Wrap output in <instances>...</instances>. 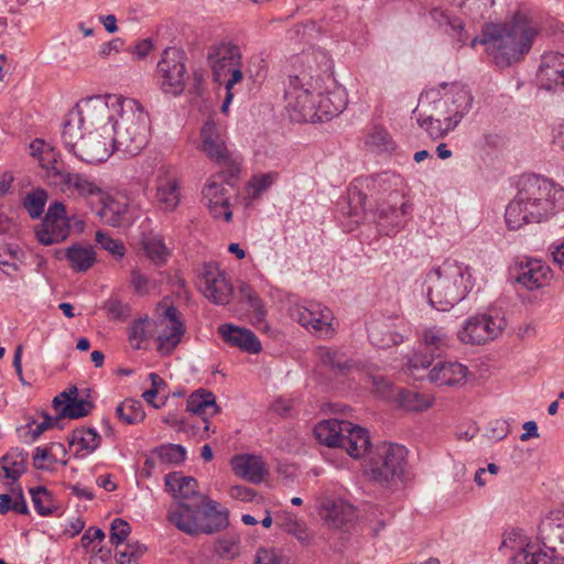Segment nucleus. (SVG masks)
<instances>
[{"mask_svg": "<svg viewBox=\"0 0 564 564\" xmlns=\"http://www.w3.org/2000/svg\"><path fill=\"white\" fill-rule=\"evenodd\" d=\"M511 564H551V558L544 552L529 553L522 549L512 557Z\"/></svg>", "mask_w": 564, "mask_h": 564, "instance_id": "nucleus-60", "label": "nucleus"}, {"mask_svg": "<svg viewBox=\"0 0 564 564\" xmlns=\"http://www.w3.org/2000/svg\"><path fill=\"white\" fill-rule=\"evenodd\" d=\"M369 337L371 341L379 348H387L392 345H398L402 340L400 335L391 332L383 333L379 326H371L369 329Z\"/></svg>", "mask_w": 564, "mask_h": 564, "instance_id": "nucleus-57", "label": "nucleus"}, {"mask_svg": "<svg viewBox=\"0 0 564 564\" xmlns=\"http://www.w3.org/2000/svg\"><path fill=\"white\" fill-rule=\"evenodd\" d=\"M449 340L447 333L442 327L433 326L424 329L422 343L429 354L414 352L406 365L409 373L415 379L424 378L421 372L431 367L435 356H440L449 347Z\"/></svg>", "mask_w": 564, "mask_h": 564, "instance_id": "nucleus-11", "label": "nucleus"}, {"mask_svg": "<svg viewBox=\"0 0 564 564\" xmlns=\"http://www.w3.org/2000/svg\"><path fill=\"white\" fill-rule=\"evenodd\" d=\"M443 100H446L447 106L455 108V117L458 122L462 121L465 115L469 112L473 106V96L470 90L462 84L454 83L449 86L448 91L445 93Z\"/></svg>", "mask_w": 564, "mask_h": 564, "instance_id": "nucleus-32", "label": "nucleus"}, {"mask_svg": "<svg viewBox=\"0 0 564 564\" xmlns=\"http://www.w3.org/2000/svg\"><path fill=\"white\" fill-rule=\"evenodd\" d=\"M468 368L457 361H440L429 372L431 382L438 386H456L464 383Z\"/></svg>", "mask_w": 564, "mask_h": 564, "instance_id": "nucleus-23", "label": "nucleus"}, {"mask_svg": "<svg viewBox=\"0 0 564 564\" xmlns=\"http://www.w3.org/2000/svg\"><path fill=\"white\" fill-rule=\"evenodd\" d=\"M371 381L377 394L390 401L393 399V394L398 387H394L389 380L379 375L371 376Z\"/></svg>", "mask_w": 564, "mask_h": 564, "instance_id": "nucleus-62", "label": "nucleus"}, {"mask_svg": "<svg viewBox=\"0 0 564 564\" xmlns=\"http://www.w3.org/2000/svg\"><path fill=\"white\" fill-rule=\"evenodd\" d=\"M72 219L67 216L62 202H53L41 224L35 226V236L40 243L51 246L67 239L70 234Z\"/></svg>", "mask_w": 564, "mask_h": 564, "instance_id": "nucleus-12", "label": "nucleus"}, {"mask_svg": "<svg viewBox=\"0 0 564 564\" xmlns=\"http://www.w3.org/2000/svg\"><path fill=\"white\" fill-rule=\"evenodd\" d=\"M186 410L193 414L199 415L205 423L204 431L210 430L207 416H213L219 412L216 403V397L213 392L199 389L194 391L187 399Z\"/></svg>", "mask_w": 564, "mask_h": 564, "instance_id": "nucleus-28", "label": "nucleus"}, {"mask_svg": "<svg viewBox=\"0 0 564 564\" xmlns=\"http://www.w3.org/2000/svg\"><path fill=\"white\" fill-rule=\"evenodd\" d=\"M99 200L102 206L97 212V216L101 223L111 227L129 225V205L126 200H119L108 196L106 197L105 193L99 197Z\"/></svg>", "mask_w": 564, "mask_h": 564, "instance_id": "nucleus-27", "label": "nucleus"}, {"mask_svg": "<svg viewBox=\"0 0 564 564\" xmlns=\"http://www.w3.org/2000/svg\"><path fill=\"white\" fill-rule=\"evenodd\" d=\"M205 296L217 305L229 303L234 292L232 285L227 281L225 274L215 265L207 264L204 270Z\"/></svg>", "mask_w": 564, "mask_h": 564, "instance_id": "nucleus-18", "label": "nucleus"}, {"mask_svg": "<svg viewBox=\"0 0 564 564\" xmlns=\"http://www.w3.org/2000/svg\"><path fill=\"white\" fill-rule=\"evenodd\" d=\"M345 100L340 91H332L323 95L321 91L316 93V110L317 115L326 117H334L339 115L345 108Z\"/></svg>", "mask_w": 564, "mask_h": 564, "instance_id": "nucleus-39", "label": "nucleus"}, {"mask_svg": "<svg viewBox=\"0 0 564 564\" xmlns=\"http://www.w3.org/2000/svg\"><path fill=\"white\" fill-rule=\"evenodd\" d=\"M200 139L203 151L223 169H229L231 163H238L226 145L224 133L214 121L208 120L204 123Z\"/></svg>", "mask_w": 564, "mask_h": 564, "instance_id": "nucleus-14", "label": "nucleus"}, {"mask_svg": "<svg viewBox=\"0 0 564 564\" xmlns=\"http://www.w3.org/2000/svg\"><path fill=\"white\" fill-rule=\"evenodd\" d=\"M147 256L156 263H163L169 257V250L160 236H150L143 240Z\"/></svg>", "mask_w": 564, "mask_h": 564, "instance_id": "nucleus-52", "label": "nucleus"}, {"mask_svg": "<svg viewBox=\"0 0 564 564\" xmlns=\"http://www.w3.org/2000/svg\"><path fill=\"white\" fill-rule=\"evenodd\" d=\"M316 357L321 366L327 368L334 376H347L356 366L341 349L330 347H318Z\"/></svg>", "mask_w": 564, "mask_h": 564, "instance_id": "nucleus-25", "label": "nucleus"}, {"mask_svg": "<svg viewBox=\"0 0 564 564\" xmlns=\"http://www.w3.org/2000/svg\"><path fill=\"white\" fill-rule=\"evenodd\" d=\"M42 416L43 421L39 423L34 430L31 431L32 441H36L45 431L54 426H58L59 421L63 419L59 417V412L56 414V416H51L50 414L43 412Z\"/></svg>", "mask_w": 564, "mask_h": 564, "instance_id": "nucleus-64", "label": "nucleus"}, {"mask_svg": "<svg viewBox=\"0 0 564 564\" xmlns=\"http://www.w3.org/2000/svg\"><path fill=\"white\" fill-rule=\"evenodd\" d=\"M417 112L416 121L417 124L423 128L431 138L440 139L443 138L446 133L454 130V123L448 122L447 124L442 123L441 121L435 120H425L426 112H420L417 109L414 111Z\"/></svg>", "mask_w": 564, "mask_h": 564, "instance_id": "nucleus-53", "label": "nucleus"}, {"mask_svg": "<svg viewBox=\"0 0 564 564\" xmlns=\"http://www.w3.org/2000/svg\"><path fill=\"white\" fill-rule=\"evenodd\" d=\"M538 79L546 90L564 87V54L546 53L538 70Z\"/></svg>", "mask_w": 564, "mask_h": 564, "instance_id": "nucleus-20", "label": "nucleus"}, {"mask_svg": "<svg viewBox=\"0 0 564 564\" xmlns=\"http://www.w3.org/2000/svg\"><path fill=\"white\" fill-rule=\"evenodd\" d=\"M538 34L536 24L525 15L516 14L507 23L485 24L480 36L470 40V46L477 43L485 46V51L500 67H509L523 58L532 47V41Z\"/></svg>", "mask_w": 564, "mask_h": 564, "instance_id": "nucleus-4", "label": "nucleus"}, {"mask_svg": "<svg viewBox=\"0 0 564 564\" xmlns=\"http://www.w3.org/2000/svg\"><path fill=\"white\" fill-rule=\"evenodd\" d=\"M218 334L227 345L245 352L259 354L262 349L260 340L250 329L232 324H223L218 327Z\"/></svg>", "mask_w": 564, "mask_h": 564, "instance_id": "nucleus-21", "label": "nucleus"}, {"mask_svg": "<svg viewBox=\"0 0 564 564\" xmlns=\"http://www.w3.org/2000/svg\"><path fill=\"white\" fill-rule=\"evenodd\" d=\"M165 489L174 499L166 519L175 528L191 536L212 535L229 525L227 509H218L219 503L198 491L194 477L172 471L164 477Z\"/></svg>", "mask_w": 564, "mask_h": 564, "instance_id": "nucleus-1", "label": "nucleus"}, {"mask_svg": "<svg viewBox=\"0 0 564 564\" xmlns=\"http://www.w3.org/2000/svg\"><path fill=\"white\" fill-rule=\"evenodd\" d=\"M256 564H289V560L275 549H260Z\"/></svg>", "mask_w": 564, "mask_h": 564, "instance_id": "nucleus-63", "label": "nucleus"}, {"mask_svg": "<svg viewBox=\"0 0 564 564\" xmlns=\"http://www.w3.org/2000/svg\"><path fill=\"white\" fill-rule=\"evenodd\" d=\"M507 322L500 316L476 315L469 317L458 337L463 343L470 345H484L494 340L505 330Z\"/></svg>", "mask_w": 564, "mask_h": 564, "instance_id": "nucleus-13", "label": "nucleus"}, {"mask_svg": "<svg viewBox=\"0 0 564 564\" xmlns=\"http://www.w3.org/2000/svg\"><path fill=\"white\" fill-rule=\"evenodd\" d=\"M213 76L216 82L221 83L228 76L229 69L241 64L240 48L231 43H220L214 46L208 53Z\"/></svg>", "mask_w": 564, "mask_h": 564, "instance_id": "nucleus-17", "label": "nucleus"}, {"mask_svg": "<svg viewBox=\"0 0 564 564\" xmlns=\"http://www.w3.org/2000/svg\"><path fill=\"white\" fill-rule=\"evenodd\" d=\"M564 207V188L538 175L523 176L505 213L507 227L518 230L547 220Z\"/></svg>", "mask_w": 564, "mask_h": 564, "instance_id": "nucleus-3", "label": "nucleus"}, {"mask_svg": "<svg viewBox=\"0 0 564 564\" xmlns=\"http://www.w3.org/2000/svg\"><path fill=\"white\" fill-rule=\"evenodd\" d=\"M185 54L176 47L164 50L158 63V78L163 93L181 95L185 89L186 66Z\"/></svg>", "mask_w": 564, "mask_h": 564, "instance_id": "nucleus-10", "label": "nucleus"}, {"mask_svg": "<svg viewBox=\"0 0 564 564\" xmlns=\"http://www.w3.org/2000/svg\"><path fill=\"white\" fill-rule=\"evenodd\" d=\"M494 3L495 0H462L459 2V9L473 21H479L485 19Z\"/></svg>", "mask_w": 564, "mask_h": 564, "instance_id": "nucleus-51", "label": "nucleus"}, {"mask_svg": "<svg viewBox=\"0 0 564 564\" xmlns=\"http://www.w3.org/2000/svg\"><path fill=\"white\" fill-rule=\"evenodd\" d=\"M295 74L305 69L308 74L317 75L322 82V73L330 68V59L326 51L322 48H312L299 55L293 64Z\"/></svg>", "mask_w": 564, "mask_h": 564, "instance_id": "nucleus-29", "label": "nucleus"}, {"mask_svg": "<svg viewBox=\"0 0 564 564\" xmlns=\"http://www.w3.org/2000/svg\"><path fill=\"white\" fill-rule=\"evenodd\" d=\"M29 492L31 495L34 508L40 516H51L58 509L53 494L45 487H33L29 489Z\"/></svg>", "mask_w": 564, "mask_h": 564, "instance_id": "nucleus-41", "label": "nucleus"}, {"mask_svg": "<svg viewBox=\"0 0 564 564\" xmlns=\"http://www.w3.org/2000/svg\"><path fill=\"white\" fill-rule=\"evenodd\" d=\"M156 199L161 209L174 210L180 204V183L176 177L162 176L158 181Z\"/></svg>", "mask_w": 564, "mask_h": 564, "instance_id": "nucleus-33", "label": "nucleus"}, {"mask_svg": "<svg viewBox=\"0 0 564 564\" xmlns=\"http://www.w3.org/2000/svg\"><path fill=\"white\" fill-rule=\"evenodd\" d=\"M278 525L288 534L296 538L302 544H308L312 540L313 535L305 523L299 521L290 513L285 514V517L280 522H278Z\"/></svg>", "mask_w": 564, "mask_h": 564, "instance_id": "nucleus-46", "label": "nucleus"}, {"mask_svg": "<svg viewBox=\"0 0 564 564\" xmlns=\"http://www.w3.org/2000/svg\"><path fill=\"white\" fill-rule=\"evenodd\" d=\"M366 142L368 145L380 151H387L392 145L389 132L381 127H375L369 132Z\"/></svg>", "mask_w": 564, "mask_h": 564, "instance_id": "nucleus-58", "label": "nucleus"}, {"mask_svg": "<svg viewBox=\"0 0 564 564\" xmlns=\"http://www.w3.org/2000/svg\"><path fill=\"white\" fill-rule=\"evenodd\" d=\"M317 91H322V84L317 75L308 74L305 69L290 75L285 99L291 120L302 122L321 119L316 110Z\"/></svg>", "mask_w": 564, "mask_h": 564, "instance_id": "nucleus-8", "label": "nucleus"}, {"mask_svg": "<svg viewBox=\"0 0 564 564\" xmlns=\"http://www.w3.org/2000/svg\"><path fill=\"white\" fill-rule=\"evenodd\" d=\"M102 308L106 311L107 316L113 321L124 322L131 313V307L128 303L122 302L117 296H110L104 304Z\"/></svg>", "mask_w": 564, "mask_h": 564, "instance_id": "nucleus-55", "label": "nucleus"}, {"mask_svg": "<svg viewBox=\"0 0 564 564\" xmlns=\"http://www.w3.org/2000/svg\"><path fill=\"white\" fill-rule=\"evenodd\" d=\"M111 121L107 101L101 96L88 98L67 115L62 131L64 147L86 163L105 162L116 151Z\"/></svg>", "mask_w": 564, "mask_h": 564, "instance_id": "nucleus-2", "label": "nucleus"}, {"mask_svg": "<svg viewBox=\"0 0 564 564\" xmlns=\"http://www.w3.org/2000/svg\"><path fill=\"white\" fill-rule=\"evenodd\" d=\"M410 206L400 195L394 192L390 194L389 204H381L377 209V221L382 229H393L402 226L405 223V216L409 213Z\"/></svg>", "mask_w": 564, "mask_h": 564, "instance_id": "nucleus-19", "label": "nucleus"}, {"mask_svg": "<svg viewBox=\"0 0 564 564\" xmlns=\"http://www.w3.org/2000/svg\"><path fill=\"white\" fill-rule=\"evenodd\" d=\"M238 290L240 300L246 302L252 310L256 322H262L267 313L262 300L256 294L251 286L245 282L240 283Z\"/></svg>", "mask_w": 564, "mask_h": 564, "instance_id": "nucleus-50", "label": "nucleus"}, {"mask_svg": "<svg viewBox=\"0 0 564 564\" xmlns=\"http://www.w3.org/2000/svg\"><path fill=\"white\" fill-rule=\"evenodd\" d=\"M116 414L126 424H138L145 417L142 403L139 400L126 399L116 408Z\"/></svg>", "mask_w": 564, "mask_h": 564, "instance_id": "nucleus-42", "label": "nucleus"}, {"mask_svg": "<svg viewBox=\"0 0 564 564\" xmlns=\"http://www.w3.org/2000/svg\"><path fill=\"white\" fill-rule=\"evenodd\" d=\"M162 464L176 465L181 464L186 458V451L182 445L165 444L155 447L152 452Z\"/></svg>", "mask_w": 564, "mask_h": 564, "instance_id": "nucleus-48", "label": "nucleus"}, {"mask_svg": "<svg viewBox=\"0 0 564 564\" xmlns=\"http://www.w3.org/2000/svg\"><path fill=\"white\" fill-rule=\"evenodd\" d=\"M130 530H131L130 525L126 520H123L121 518H116L111 522V528H110L111 544L116 545V547H118L120 544H122L123 541L130 534Z\"/></svg>", "mask_w": 564, "mask_h": 564, "instance_id": "nucleus-61", "label": "nucleus"}, {"mask_svg": "<svg viewBox=\"0 0 564 564\" xmlns=\"http://www.w3.org/2000/svg\"><path fill=\"white\" fill-rule=\"evenodd\" d=\"M68 441L72 446L77 445L78 451L93 453L99 446L101 437L93 427H80L72 432Z\"/></svg>", "mask_w": 564, "mask_h": 564, "instance_id": "nucleus-40", "label": "nucleus"}, {"mask_svg": "<svg viewBox=\"0 0 564 564\" xmlns=\"http://www.w3.org/2000/svg\"><path fill=\"white\" fill-rule=\"evenodd\" d=\"M215 555L223 561H232L240 555V540L236 535H225L214 543Z\"/></svg>", "mask_w": 564, "mask_h": 564, "instance_id": "nucleus-44", "label": "nucleus"}, {"mask_svg": "<svg viewBox=\"0 0 564 564\" xmlns=\"http://www.w3.org/2000/svg\"><path fill=\"white\" fill-rule=\"evenodd\" d=\"M231 468L237 476L252 484H260L268 474L265 463L256 455L245 454L232 457Z\"/></svg>", "mask_w": 564, "mask_h": 564, "instance_id": "nucleus-22", "label": "nucleus"}, {"mask_svg": "<svg viewBox=\"0 0 564 564\" xmlns=\"http://www.w3.org/2000/svg\"><path fill=\"white\" fill-rule=\"evenodd\" d=\"M239 163H231L229 169H223L213 175L204 186L202 194L209 212L214 218H223L229 223L232 213L229 208L228 188L235 186V182L239 175Z\"/></svg>", "mask_w": 564, "mask_h": 564, "instance_id": "nucleus-9", "label": "nucleus"}, {"mask_svg": "<svg viewBox=\"0 0 564 564\" xmlns=\"http://www.w3.org/2000/svg\"><path fill=\"white\" fill-rule=\"evenodd\" d=\"M48 195L45 189L36 188L26 194L23 199V207L26 209L31 218L37 219L44 212Z\"/></svg>", "mask_w": 564, "mask_h": 564, "instance_id": "nucleus-49", "label": "nucleus"}, {"mask_svg": "<svg viewBox=\"0 0 564 564\" xmlns=\"http://www.w3.org/2000/svg\"><path fill=\"white\" fill-rule=\"evenodd\" d=\"M539 534L543 546L550 550L552 558L564 563V514L556 513L543 520Z\"/></svg>", "mask_w": 564, "mask_h": 564, "instance_id": "nucleus-16", "label": "nucleus"}, {"mask_svg": "<svg viewBox=\"0 0 564 564\" xmlns=\"http://www.w3.org/2000/svg\"><path fill=\"white\" fill-rule=\"evenodd\" d=\"M391 401L397 402L399 406L408 411H424L431 406L429 397L413 390H404L401 388L397 389Z\"/></svg>", "mask_w": 564, "mask_h": 564, "instance_id": "nucleus-38", "label": "nucleus"}, {"mask_svg": "<svg viewBox=\"0 0 564 564\" xmlns=\"http://www.w3.org/2000/svg\"><path fill=\"white\" fill-rule=\"evenodd\" d=\"M95 239L101 246L102 249L107 250L111 254L120 258L124 256L126 248L120 240L113 239L112 237L100 230L96 232Z\"/></svg>", "mask_w": 564, "mask_h": 564, "instance_id": "nucleus-59", "label": "nucleus"}, {"mask_svg": "<svg viewBox=\"0 0 564 564\" xmlns=\"http://www.w3.org/2000/svg\"><path fill=\"white\" fill-rule=\"evenodd\" d=\"M552 278V271L549 265L538 259H530L521 267V273L517 276L516 281L523 285L527 290H538Z\"/></svg>", "mask_w": 564, "mask_h": 564, "instance_id": "nucleus-24", "label": "nucleus"}, {"mask_svg": "<svg viewBox=\"0 0 564 564\" xmlns=\"http://www.w3.org/2000/svg\"><path fill=\"white\" fill-rule=\"evenodd\" d=\"M101 97L107 101L108 115H112L109 127L116 151L123 155H138L149 141L148 113L134 99L118 95Z\"/></svg>", "mask_w": 564, "mask_h": 564, "instance_id": "nucleus-5", "label": "nucleus"}, {"mask_svg": "<svg viewBox=\"0 0 564 564\" xmlns=\"http://www.w3.org/2000/svg\"><path fill=\"white\" fill-rule=\"evenodd\" d=\"M451 116L452 117H449V115H448L446 100L438 98L433 101L432 109L429 113H426L425 120L441 121L442 123H445V124L451 122V123H454V129H455L459 122L457 120V117H455V115L451 113Z\"/></svg>", "mask_w": 564, "mask_h": 564, "instance_id": "nucleus-56", "label": "nucleus"}, {"mask_svg": "<svg viewBox=\"0 0 564 564\" xmlns=\"http://www.w3.org/2000/svg\"><path fill=\"white\" fill-rule=\"evenodd\" d=\"M310 327L318 337L330 338L335 334L332 312L327 307L319 308L317 306L314 313V321H312Z\"/></svg>", "mask_w": 564, "mask_h": 564, "instance_id": "nucleus-47", "label": "nucleus"}, {"mask_svg": "<svg viewBox=\"0 0 564 564\" xmlns=\"http://www.w3.org/2000/svg\"><path fill=\"white\" fill-rule=\"evenodd\" d=\"M349 426V421L324 420L314 427V435L321 444L328 447H339L343 435Z\"/></svg>", "mask_w": 564, "mask_h": 564, "instance_id": "nucleus-31", "label": "nucleus"}, {"mask_svg": "<svg viewBox=\"0 0 564 564\" xmlns=\"http://www.w3.org/2000/svg\"><path fill=\"white\" fill-rule=\"evenodd\" d=\"M155 327L156 323L148 316L133 321L128 335L131 347L138 350L145 349L143 343L153 336Z\"/></svg>", "mask_w": 564, "mask_h": 564, "instance_id": "nucleus-37", "label": "nucleus"}, {"mask_svg": "<svg viewBox=\"0 0 564 564\" xmlns=\"http://www.w3.org/2000/svg\"><path fill=\"white\" fill-rule=\"evenodd\" d=\"M12 496L14 500L12 501V497L8 494L0 495V514H6L8 511L12 510L19 514H29V508L23 496V490L21 486H17L11 488Z\"/></svg>", "mask_w": 564, "mask_h": 564, "instance_id": "nucleus-43", "label": "nucleus"}, {"mask_svg": "<svg viewBox=\"0 0 564 564\" xmlns=\"http://www.w3.org/2000/svg\"><path fill=\"white\" fill-rule=\"evenodd\" d=\"M94 404L87 399H73L70 403L65 404L59 411V417L79 419L88 415Z\"/></svg>", "mask_w": 564, "mask_h": 564, "instance_id": "nucleus-54", "label": "nucleus"}, {"mask_svg": "<svg viewBox=\"0 0 564 564\" xmlns=\"http://www.w3.org/2000/svg\"><path fill=\"white\" fill-rule=\"evenodd\" d=\"M56 161L48 170L52 175L57 177L61 191L65 194H76L79 197L88 198L93 196H102V189L88 176L80 173H72L59 170L55 166Z\"/></svg>", "mask_w": 564, "mask_h": 564, "instance_id": "nucleus-15", "label": "nucleus"}, {"mask_svg": "<svg viewBox=\"0 0 564 564\" xmlns=\"http://www.w3.org/2000/svg\"><path fill=\"white\" fill-rule=\"evenodd\" d=\"M28 453L21 448H11L0 458V468L4 477L17 481L26 470Z\"/></svg>", "mask_w": 564, "mask_h": 564, "instance_id": "nucleus-35", "label": "nucleus"}, {"mask_svg": "<svg viewBox=\"0 0 564 564\" xmlns=\"http://www.w3.org/2000/svg\"><path fill=\"white\" fill-rule=\"evenodd\" d=\"M408 449L395 443H380L369 452L365 460V473L382 487L393 488L405 481Z\"/></svg>", "mask_w": 564, "mask_h": 564, "instance_id": "nucleus-7", "label": "nucleus"}, {"mask_svg": "<svg viewBox=\"0 0 564 564\" xmlns=\"http://www.w3.org/2000/svg\"><path fill=\"white\" fill-rule=\"evenodd\" d=\"M426 281L429 302L438 311H448L464 300L471 288L468 268L451 259L434 268Z\"/></svg>", "mask_w": 564, "mask_h": 564, "instance_id": "nucleus-6", "label": "nucleus"}, {"mask_svg": "<svg viewBox=\"0 0 564 564\" xmlns=\"http://www.w3.org/2000/svg\"><path fill=\"white\" fill-rule=\"evenodd\" d=\"M184 332V324L166 326L163 333L158 336V350L163 355L171 354L180 344Z\"/></svg>", "mask_w": 564, "mask_h": 564, "instance_id": "nucleus-45", "label": "nucleus"}, {"mask_svg": "<svg viewBox=\"0 0 564 564\" xmlns=\"http://www.w3.org/2000/svg\"><path fill=\"white\" fill-rule=\"evenodd\" d=\"M339 447L346 449L347 454L354 458H360L373 451L369 433L366 429L355 425L350 422V426L345 431Z\"/></svg>", "mask_w": 564, "mask_h": 564, "instance_id": "nucleus-26", "label": "nucleus"}, {"mask_svg": "<svg viewBox=\"0 0 564 564\" xmlns=\"http://www.w3.org/2000/svg\"><path fill=\"white\" fill-rule=\"evenodd\" d=\"M432 17L435 22H437V24L445 30L446 33L456 39L460 46H463L467 40H469V35L464 28L463 21L459 18L452 17L442 10H434L432 12Z\"/></svg>", "mask_w": 564, "mask_h": 564, "instance_id": "nucleus-36", "label": "nucleus"}, {"mask_svg": "<svg viewBox=\"0 0 564 564\" xmlns=\"http://www.w3.org/2000/svg\"><path fill=\"white\" fill-rule=\"evenodd\" d=\"M64 257L75 272H86L96 262V252L89 245L74 243L65 249Z\"/></svg>", "mask_w": 564, "mask_h": 564, "instance_id": "nucleus-34", "label": "nucleus"}, {"mask_svg": "<svg viewBox=\"0 0 564 564\" xmlns=\"http://www.w3.org/2000/svg\"><path fill=\"white\" fill-rule=\"evenodd\" d=\"M324 519L327 524L335 529H345L352 524L357 519V512L354 506L345 501H329L324 503Z\"/></svg>", "mask_w": 564, "mask_h": 564, "instance_id": "nucleus-30", "label": "nucleus"}]
</instances>
